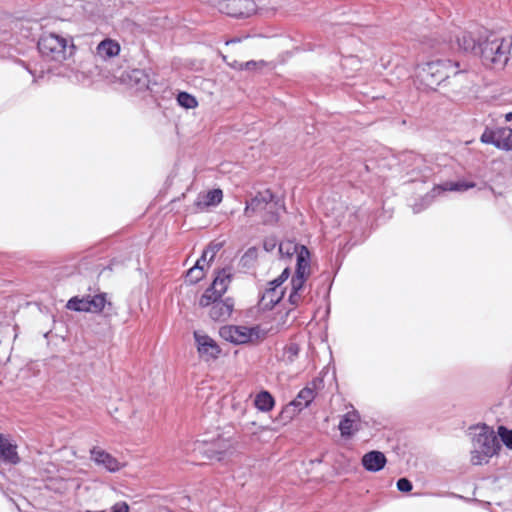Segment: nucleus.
Masks as SVG:
<instances>
[{"label":"nucleus","instance_id":"nucleus-1","mask_svg":"<svg viewBox=\"0 0 512 512\" xmlns=\"http://www.w3.org/2000/svg\"><path fill=\"white\" fill-rule=\"evenodd\" d=\"M234 427L229 425L206 431L194 442L193 451L208 460L223 461L234 449Z\"/></svg>","mask_w":512,"mask_h":512},{"label":"nucleus","instance_id":"nucleus-2","mask_svg":"<svg viewBox=\"0 0 512 512\" xmlns=\"http://www.w3.org/2000/svg\"><path fill=\"white\" fill-rule=\"evenodd\" d=\"M469 430H478L472 436L474 449L471 451V463L475 466L488 464L489 459L501 451V442L493 427L486 423L473 424Z\"/></svg>","mask_w":512,"mask_h":512},{"label":"nucleus","instance_id":"nucleus-3","mask_svg":"<svg viewBox=\"0 0 512 512\" xmlns=\"http://www.w3.org/2000/svg\"><path fill=\"white\" fill-rule=\"evenodd\" d=\"M112 244H117V254L112 256L107 263L84 261L81 264L85 270L89 271V276L96 275L99 278L106 271L112 272L117 268L125 266L130 261L133 253L138 249L135 240L132 237L121 238V234L113 235L110 238Z\"/></svg>","mask_w":512,"mask_h":512},{"label":"nucleus","instance_id":"nucleus-4","mask_svg":"<svg viewBox=\"0 0 512 512\" xmlns=\"http://www.w3.org/2000/svg\"><path fill=\"white\" fill-rule=\"evenodd\" d=\"M512 47L511 38L501 37L494 33H489L479 41L478 55L482 63L490 68H503L509 60Z\"/></svg>","mask_w":512,"mask_h":512},{"label":"nucleus","instance_id":"nucleus-5","mask_svg":"<svg viewBox=\"0 0 512 512\" xmlns=\"http://www.w3.org/2000/svg\"><path fill=\"white\" fill-rule=\"evenodd\" d=\"M458 67V62L452 63L450 60L428 62L417 67L416 77L423 86L434 90L451 74L457 75Z\"/></svg>","mask_w":512,"mask_h":512},{"label":"nucleus","instance_id":"nucleus-6","mask_svg":"<svg viewBox=\"0 0 512 512\" xmlns=\"http://www.w3.org/2000/svg\"><path fill=\"white\" fill-rule=\"evenodd\" d=\"M38 49L45 58L56 62H63L72 55L74 45H68L65 38L49 33L41 36L38 41Z\"/></svg>","mask_w":512,"mask_h":512},{"label":"nucleus","instance_id":"nucleus-7","mask_svg":"<svg viewBox=\"0 0 512 512\" xmlns=\"http://www.w3.org/2000/svg\"><path fill=\"white\" fill-rule=\"evenodd\" d=\"M208 300L205 301V293L199 298L198 305L201 308H210L209 317L215 322H225L227 321L235 306V301L233 297H217L215 295L208 294Z\"/></svg>","mask_w":512,"mask_h":512},{"label":"nucleus","instance_id":"nucleus-8","mask_svg":"<svg viewBox=\"0 0 512 512\" xmlns=\"http://www.w3.org/2000/svg\"><path fill=\"white\" fill-rule=\"evenodd\" d=\"M219 334L225 341L233 345L247 344L262 337L258 325H227L220 328Z\"/></svg>","mask_w":512,"mask_h":512},{"label":"nucleus","instance_id":"nucleus-9","mask_svg":"<svg viewBox=\"0 0 512 512\" xmlns=\"http://www.w3.org/2000/svg\"><path fill=\"white\" fill-rule=\"evenodd\" d=\"M234 278V269L232 265H226L221 268H215L213 271L212 281L209 286L204 290L205 301L208 300L209 295L223 297L229 289V285Z\"/></svg>","mask_w":512,"mask_h":512},{"label":"nucleus","instance_id":"nucleus-10","mask_svg":"<svg viewBox=\"0 0 512 512\" xmlns=\"http://www.w3.org/2000/svg\"><path fill=\"white\" fill-rule=\"evenodd\" d=\"M218 8L222 13L232 17H250L256 12L253 0H221Z\"/></svg>","mask_w":512,"mask_h":512},{"label":"nucleus","instance_id":"nucleus-11","mask_svg":"<svg viewBox=\"0 0 512 512\" xmlns=\"http://www.w3.org/2000/svg\"><path fill=\"white\" fill-rule=\"evenodd\" d=\"M21 461L17 442L11 435L0 432V465L17 466Z\"/></svg>","mask_w":512,"mask_h":512},{"label":"nucleus","instance_id":"nucleus-12","mask_svg":"<svg viewBox=\"0 0 512 512\" xmlns=\"http://www.w3.org/2000/svg\"><path fill=\"white\" fill-rule=\"evenodd\" d=\"M193 338L197 353L201 358L215 360L220 356L222 350L211 336L196 330L193 332Z\"/></svg>","mask_w":512,"mask_h":512},{"label":"nucleus","instance_id":"nucleus-13","mask_svg":"<svg viewBox=\"0 0 512 512\" xmlns=\"http://www.w3.org/2000/svg\"><path fill=\"white\" fill-rule=\"evenodd\" d=\"M360 422L361 416L357 410L345 413L338 424L341 437L346 440L352 439L361 429Z\"/></svg>","mask_w":512,"mask_h":512},{"label":"nucleus","instance_id":"nucleus-14","mask_svg":"<svg viewBox=\"0 0 512 512\" xmlns=\"http://www.w3.org/2000/svg\"><path fill=\"white\" fill-rule=\"evenodd\" d=\"M90 459L98 466H102L110 473H115L120 470L119 461L106 450L93 446L90 451Z\"/></svg>","mask_w":512,"mask_h":512},{"label":"nucleus","instance_id":"nucleus-15","mask_svg":"<svg viewBox=\"0 0 512 512\" xmlns=\"http://www.w3.org/2000/svg\"><path fill=\"white\" fill-rule=\"evenodd\" d=\"M388 460L386 455L380 450H370L361 457L363 469L370 473H377L383 470Z\"/></svg>","mask_w":512,"mask_h":512},{"label":"nucleus","instance_id":"nucleus-16","mask_svg":"<svg viewBox=\"0 0 512 512\" xmlns=\"http://www.w3.org/2000/svg\"><path fill=\"white\" fill-rule=\"evenodd\" d=\"M284 195L285 194H265L267 207H263V211L269 215V221L278 222L280 212L286 211Z\"/></svg>","mask_w":512,"mask_h":512},{"label":"nucleus","instance_id":"nucleus-17","mask_svg":"<svg viewBox=\"0 0 512 512\" xmlns=\"http://www.w3.org/2000/svg\"><path fill=\"white\" fill-rule=\"evenodd\" d=\"M296 263L294 273L311 274V252L306 245L295 243Z\"/></svg>","mask_w":512,"mask_h":512},{"label":"nucleus","instance_id":"nucleus-18","mask_svg":"<svg viewBox=\"0 0 512 512\" xmlns=\"http://www.w3.org/2000/svg\"><path fill=\"white\" fill-rule=\"evenodd\" d=\"M106 292H99L95 295L86 294L87 313L101 314L107 309L108 314L113 309V304L108 300Z\"/></svg>","mask_w":512,"mask_h":512},{"label":"nucleus","instance_id":"nucleus-19","mask_svg":"<svg viewBox=\"0 0 512 512\" xmlns=\"http://www.w3.org/2000/svg\"><path fill=\"white\" fill-rule=\"evenodd\" d=\"M439 194H409L406 205L412 209L413 214H419L430 207Z\"/></svg>","mask_w":512,"mask_h":512},{"label":"nucleus","instance_id":"nucleus-20","mask_svg":"<svg viewBox=\"0 0 512 512\" xmlns=\"http://www.w3.org/2000/svg\"><path fill=\"white\" fill-rule=\"evenodd\" d=\"M316 397V392L309 385L302 388L296 397L289 403L298 413L308 408Z\"/></svg>","mask_w":512,"mask_h":512},{"label":"nucleus","instance_id":"nucleus-21","mask_svg":"<svg viewBox=\"0 0 512 512\" xmlns=\"http://www.w3.org/2000/svg\"><path fill=\"white\" fill-rule=\"evenodd\" d=\"M275 398L272 393L266 389L259 391L253 400L254 407L263 413L272 411L275 407Z\"/></svg>","mask_w":512,"mask_h":512},{"label":"nucleus","instance_id":"nucleus-22","mask_svg":"<svg viewBox=\"0 0 512 512\" xmlns=\"http://www.w3.org/2000/svg\"><path fill=\"white\" fill-rule=\"evenodd\" d=\"M483 40V37L476 38L471 32H463L457 38V43L460 49L465 52H470L475 56L479 52V41Z\"/></svg>","mask_w":512,"mask_h":512},{"label":"nucleus","instance_id":"nucleus-23","mask_svg":"<svg viewBox=\"0 0 512 512\" xmlns=\"http://www.w3.org/2000/svg\"><path fill=\"white\" fill-rule=\"evenodd\" d=\"M224 194H203L194 201L196 211H206L211 207L218 206L223 200Z\"/></svg>","mask_w":512,"mask_h":512},{"label":"nucleus","instance_id":"nucleus-24","mask_svg":"<svg viewBox=\"0 0 512 512\" xmlns=\"http://www.w3.org/2000/svg\"><path fill=\"white\" fill-rule=\"evenodd\" d=\"M120 52V46L117 42L106 39L99 43L97 46V53L102 58H111L118 55Z\"/></svg>","mask_w":512,"mask_h":512},{"label":"nucleus","instance_id":"nucleus-25","mask_svg":"<svg viewBox=\"0 0 512 512\" xmlns=\"http://www.w3.org/2000/svg\"><path fill=\"white\" fill-rule=\"evenodd\" d=\"M263 207H267L265 194H255V196L246 202L244 215L251 217L254 213L263 211Z\"/></svg>","mask_w":512,"mask_h":512},{"label":"nucleus","instance_id":"nucleus-26","mask_svg":"<svg viewBox=\"0 0 512 512\" xmlns=\"http://www.w3.org/2000/svg\"><path fill=\"white\" fill-rule=\"evenodd\" d=\"M65 308L67 310L78 312V313H87V298L85 295H75L68 299L65 304Z\"/></svg>","mask_w":512,"mask_h":512},{"label":"nucleus","instance_id":"nucleus-27","mask_svg":"<svg viewBox=\"0 0 512 512\" xmlns=\"http://www.w3.org/2000/svg\"><path fill=\"white\" fill-rule=\"evenodd\" d=\"M495 204L502 211V213L506 214L509 219L512 218V194H493Z\"/></svg>","mask_w":512,"mask_h":512},{"label":"nucleus","instance_id":"nucleus-28","mask_svg":"<svg viewBox=\"0 0 512 512\" xmlns=\"http://www.w3.org/2000/svg\"><path fill=\"white\" fill-rule=\"evenodd\" d=\"M223 59L227 62L229 66L238 70H262L267 65V63L264 60L238 63L236 60L232 62L228 61L226 56H223Z\"/></svg>","mask_w":512,"mask_h":512},{"label":"nucleus","instance_id":"nucleus-29","mask_svg":"<svg viewBox=\"0 0 512 512\" xmlns=\"http://www.w3.org/2000/svg\"><path fill=\"white\" fill-rule=\"evenodd\" d=\"M497 134L499 136L497 148L504 150L512 149V129L508 127L498 128Z\"/></svg>","mask_w":512,"mask_h":512},{"label":"nucleus","instance_id":"nucleus-30","mask_svg":"<svg viewBox=\"0 0 512 512\" xmlns=\"http://www.w3.org/2000/svg\"><path fill=\"white\" fill-rule=\"evenodd\" d=\"M331 266H332V272L327 275L326 280L328 281V285H327L325 294L323 296L324 300L327 302V307H326L327 315L330 313V300L329 299H330V292H331V289H332V286L334 283V278L337 275V273L339 272V270L341 269V266L338 264H335L334 262H331Z\"/></svg>","mask_w":512,"mask_h":512},{"label":"nucleus","instance_id":"nucleus-31","mask_svg":"<svg viewBox=\"0 0 512 512\" xmlns=\"http://www.w3.org/2000/svg\"><path fill=\"white\" fill-rule=\"evenodd\" d=\"M497 436L501 442V446H505L506 449L512 450V428H508L505 425H499L497 427Z\"/></svg>","mask_w":512,"mask_h":512},{"label":"nucleus","instance_id":"nucleus-32","mask_svg":"<svg viewBox=\"0 0 512 512\" xmlns=\"http://www.w3.org/2000/svg\"><path fill=\"white\" fill-rule=\"evenodd\" d=\"M258 257V249L255 246L249 247L241 256L240 265L243 268L250 269L253 267Z\"/></svg>","mask_w":512,"mask_h":512},{"label":"nucleus","instance_id":"nucleus-33","mask_svg":"<svg viewBox=\"0 0 512 512\" xmlns=\"http://www.w3.org/2000/svg\"><path fill=\"white\" fill-rule=\"evenodd\" d=\"M310 275L308 274H301V273H293L290 280V286L291 289L297 293H301V291L304 289L307 280L309 279Z\"/></svg>","mask_w":512,"mask_h":512},{"label":"nucleus","instance_id":"nucleus-34","mask_svg":"<svg viewBox=\"0 0 512 512\" xmlns=\"http://www.w3.org/2000/svg\"><path fill=\"white\" fill-rule=\"evenodd\" d=\"M205 277L204 271L195 270L193 267L185 272V283L188 285H196Z\"/></svg>","mask_w":512,"mask_h":512},{"label":"nucleus","instance_id":"nucleus-35","mask_svg":"<svg viewBox=\"0 0 512 512\" xmlns=\"http://www.w3.org/2000/svg\"><path fill=\"white\" fill-rule=\"evenodd\" d=\"M285 294H286V288H282L280 290V293L278 296L274 297L273 296H269L270 299L269 301L267 302H263V303H259L260 305H262V310L263 311H272L278 304H280L284 297H285Z\"/></svg>","mask_w":512,"mask_h":512},{"label":"nucleus","instance_id":"nucleus-36","mask_svg":"<svg viewBox=\"0 0 512 512\" xmlns=\"http://www.w3.org/2000/svg\"><path fill=\"white\" fill-rule=\"evenodd\" d=\"M281 286L275 279L268 281L265 290L259 293V303H263L267 297L273 296Z\"/></svg>","mask_w":512,"mask_h":512},{"label":"nucleus","instance_id":"nucleus-37","mask_svg":"<svg viewBox=\"0 0 512 512\" xmlns=\"http://www.w3.org/2000/svg\"><path fill=\"white\" fill-rule=\"evenodd\" d=\"M300 353V347L297 343H290L284 348L285 362L292 364Z\"/></svg>","mask_w":512,"mask_h":512},{"label":"nucleus","instance_id":"nucleus-38","mask_svg":"<svg viewBox=\"0 0 512 512\" xmlns=\"http://www.w3.org/2000/svg\"><path fill=\"white\" fill-rule=\"evenodd\" d=\"M177 101L180 106L187 109L195 108L197 106V100L195 99V97L186 92L179 93Z\"/></svg>","mask_w":512,"mask_h":512},{"label":"nucleus","instance_id":"nucleus-39","mask_svg":"<svg viewBox=\"0 0 512 512\" xmlns=\"http://www.w3.org/2000/svg\"><path fill=\"white\" fill-rule=\"evenodd\" d=\"M447 187H443L444 191L452 192V191H459V190H468L475 187V184L473 182L468 181H457V182H448Z\"/></svg>","mask_w":512,"mask_h":512},{"label":"nucleus","instance_id":"nucleus-40","mask_svg":"<svg viewBox=\"0 0 512 512\" xmlns=\"http://www.w3.org/2000/svg\"><path fill=\"white\" fill-rule=\"evenodd\" d=\"M224 244H225L224 241H221V242L211 241L208 243V245L205 247L206 252L210 253L208 265H210L214 261L216 254L224 247Z\"/></svg>","mask_w":512,"mask_h":512},{"label":"nucleus","instance_id":"nucleus-41","mask_svg":"<svg viewBox=\"0 0 512 512\" xmlns=\"http://www.w3.org/2000/svg\"><path fill=\"white\" fill-rule=\"evenodd\" d=\"M481 142L486 144H493L497 147V144L499 142V136L497 134L496 130H488L486 129L483 134L481 135Z\"/></svg>","mask_w":512,"mask_h":512},{"label":"nucleus","instance_id":"nucleus-42","mask_svg":"<svg viewBox=\"0 0 512 512\" xmlns=\"http://www.w3.org/2000/svg\"><path fill=\"white\" fill-rule=\"evenodd\" d=\"M397 490L401 493H410L413 489V483L407 477H401L396 481Z\"/></svg>","mask_w":512,"mask_h":512},{"label":"nucleus","instance_id":"nucleus-43","mask_svg":"<svg viewBox=\"0 0 512 512\" xmlns=\"http://www.w3.org/2000/svg\"><path fill=\"white\" fill-rule=\"evenodd\" d=\"M130 511V506L127 502L125 501H118L116 503H114L110 509H109V512H129ZM86 512H106L105 510H100V511H86Z\"/></svg>","mask_w":512,"mask_h":512},{"label":"nucleus","instance_id":"nucleus-44","mask_svg":"<svg viewBox=\"0 0 512 512\" xmlns=\"http://www.w3.org/2000/svg\"><path fill=\"white\" fill-rule=\"evenodd\" d=\"M295 243H296L295 241L290 240V242L287 244L286 250H285V245L283 243H280L279 248H278L279 254L282 257L291 258L293 256V254H295V252H294V244Z\"/></svg>","mask_w":512,"mask_h":512},{"label":"nucleus","instance_id":"nucleus-45","mask_svg":"<svg viewBox=\"0 0 512 512\" xmlns=\"http://www.w3.org/2000/svg\"><path fill=\"white\" fill-rule=\"evenodd\" d=\"M326 367L322 369V371L319 373V376L315 377L312 381H311V388L313 389V391L315 392L316 390L318 389H321L323 386H324V375L326 374Z\"/></svg>","mask_w":512,"mask_h":512},{"label":"nucleus","instance_id":"nucleus-46","mask_svg":"<svg viewBox=\"0 0 512 512\" xmlns=\"http://www.w3.org/2000/svg\"><path fill=\"white\" fill-rule=\"evenodd\" d=\"M276 245L277 243L275 238H266L263 241V249L266 252H272L275 249Z\"/></svg>","mask_w":512,"mask_h":512},{"label":"nucleus","instance_id":"nucleus-47","mask_svg":"<svg viewBox=\"0 0 512 512\" xmlns=\"http://www.w3.org/2000/svg\"><path fill=\"white\" fill-rule=\"evenodd\" d=\"M300 297V293L290 290V293L288 295V303L294 307H297L299 304Z\"/></svg>","mask_w":512,"mask_h":512},{"label":"nucleus","instance_id":"nucleus-48","mask_svg":"<svg viewBox=\"0 0 512 512\" xmlns=\"http://www.w3.org/2000/svg\"><path fill=\"white\" fill-rule=\"evenodd\" d=\"M437 496H447V497H451V498L461 499V500H464V501H467V502L476 501V499L466 498V497H464L462 495H459V494H456L454 492H446L444 494L439 493V494H437Z\"/></svg>","mask_w":512,"mask_h":512},{"label":"nucleus","instance_id":"nucleus-49","mask_svg":"<svg viewBox=\"0 0 512 512\" xmlns=\"http://www.w3.org/2000/svg\"><path fill=\"white\" fill-rule=\"evenodd\" d=\"M344 258L345 254L341 250H339L334 256V258L331 256L330 261L342 266Z\"/></svg>","mask_w":512,"mask_h":512},{"label":"nucleus","instance_id":"nucleus-50","mask_svg":"<svg viewBox=\"0 0 512 512\" xmlns=\"http://www.w3.org/2000/svg\"><path fill=\"white\" fill-rule=\"evenodd\" d=\"M251 427H257V431H254L253 434H256L258 431L262 432L267 429V427H265V426H261V425L258 426L255 421L247 422L244 425V429H246V430L251 429Z\"/></svg>","mask_w":512,"mask_h":512},{"label":"nucleus","instance_id":"nucleus-51","mask_svg":"<svg viewBox=\"0 0 512 512\" xmlns=\"http://www.w3.org/2000/svg\"><path fill=\"white\" fill-rule=\"evenodd\" d=\"M357 233L356 231L353 232V235L351 239L348 241L347 244H351L352 246L358 244L359 242L363 241L367 236L361 234V239H356Z\"/></svg>","mask_w":512,"mask_h":512},{"label":"nucleus","instance_id":"nucleus-52","mask_svg":"<svg viewBox=\"0 0 512 512\" xmlns=\"http://www.w3.org/2000/svg\"><path fill=\"white\" fill-rule=\"evenodd\" d=\"M203 263H204V261H200V258H198L192 267L195 270L204 271V264Z\"/></svg>","mask_w":512,"mask_h":512},{"label":"nucleus","instance_id":"nucleus-53","mask_svg":"<svg viewBox=\"0 0 512 512\" xmlns=\"http://www.w3.org/2000/svg\"><path fill=\"white\" fill-rule=\"evenodd\" d=\"M280 275L288 280V278L291 276V268L289 266L285 267L280 273Z\"/></svg>","mask_w":512,"mask_h":512},{"label":"nucleus","instance_id":"nucleus-54","mask_svg":"<svg viewBox=\"0 0 512 512\" xmlns=\"http://www.w3.org/2000/svg\"><path fill=\"white\" fill-rule=\"evenodd\" d=\"M208 254H209V252H206V248H204V249L202 250V253H201L200 257H199V258H200V261H204V262H205V261H206V259H207V255H208Z\"/></svg>","mask_w":512,"mask_h":512},{"label":"nucleus","instance_id":"nucleus-55","mask_svg":"<svg viewBox=\"0 0 512 512\" xmlns=\"http://www.w3.org/2000/svg\"><path fill=\"white\" fill-rule=\"evenodd\" d=\"M274 279L278 281L281 285H283L287 281V279L283 278V276H281L280 274Z\"/></svg>","mask_w":512,"mask_h":512},{"label":"nucleus","instance_id":"nucleus-56","mask_svg":"<svg viewBox=\"0 0 512 512\" xmlns=\"http://www.w3.org/2000/svg\"><path fill=\"white\" fill-rule=\"evenodd\" d=\"M506 121H512V112H509L505 115Z\"/></svg>","mask_w":512,"mask_h":512},{"label":"nucleus","instance_id":"nucleus-57","mask_svg":"<svg viewBox=\"0 0 512 512\" xmlns=\"http://www.w3.org/2000/svg\"><path fill=\"white\" fill-rule=\"evenodd\" d=\"M209 192H215V193H218V192H222L221 189L217 188V189H213V190H210Z\"/></svg>","mask_w":512,"mask_h":512},{"label":"nucleus","instance_id":"nucleus-58","mask_svg":"<svg viewBox=\"0 0 512 512\" xmlns=\"http://www.w3.org/2000/svg\"><path fill=\"white\" fill-rule=\"evenodd\" d=\"M290 312H291V309L287 310V311H286V313H285V315H284V317H285V318H286V317H288V315L290 314Z\"/></svg>","mask_w":512,"mask_h":512},{"label":"nucleus","instance_id":"nucleus-59","mask_svg":"<svg viewBox=\"0 0 512 512\" xmlns=\"http://www.w3.org/2000/svg\"><path fill=\"white\" fill-rule=\"evenodd\" d=\"M236 42H237L236 40H231V41L227 42V45H230V44H233V43H236Z\"/></svg>","mask_w":512,"mask_h":512},{"label":"nucleus","instance_id":"nucleus-60","mask_svg":"<svg viewBox=\"0 0 512 512\" xmlns=\"http://www.w3.org/2000/svg\"><path fill=\"white\" fill-rule=\"evenodd\" d=\"M313 462L320 463V462H322V459H321V458H318V459L314 460Z\"/></svg>","mask_w":512,"mask_h":512},{"label":"nucleus","instance_id":"nucleus-61","mask_svg":"<svg viewBox=\"0 0 512 512\" xmlns=\"http://www.w3.org/2000/svg\"><path fill=\"white\" fill-rule=\"evenodd\" d=\"M179 199H180V198H172V199H171V202H174V201L179 200Z\"/></svg>","mask_w":512,"mask_h":512}]
</instances>
